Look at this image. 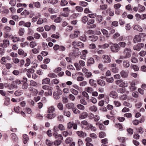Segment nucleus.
I'll return each mask as SVG.
<instances>
[{"label":"nucleus","mask_w":146,"mask_h":146,"mask_svg":"<svg viewBox=\"0 0 146 146\" xmlns=\"http://www.w3.org/2000/svg\"><path fill=\"white\" fill-rule=\"evenodd\" d=\"M141 40V38L140 35H137L135 36L133 39V42L134 43H136L140 42Z\"/></svg>","instance_id":"obj_7"},{"label":"nucleus","mask_w":146,"mask_h":146,"mask_svg":"<svg viewBox=\"0 0 146 146\" xmlns=\"http://www.w3.org/2000/svg\"><path fill=\"white\" fill-rule=\"evenodd\" d=\"M53 89V88L52 87H51V88L50 89V90H48V92H45L44 93V94L46 96H48V95L51 96L52 94V90Z\"/></svg>","instance_id":"obj_38"},{"label":"nucleus","mask_w":146,"mask_h":146,"mask_svg":"<svg viewBox=\"0 0 146 146\" xmlns=\"http://www.w3.org/2000/svg\"><path fill=\"white\" fill-rule=\"evenodd\" d=\"M66 106L67 108L69 109H72V108L74 107V104L73 103H68L66 105Z\"/></svg>","instance_id":"obj_35"},{"label":"nucleus","mask_w":146,"mask_h":146,"mask_svg":"<svg viewBox=\"0 0 146 146\" xmlns=\"http://www.w3.org/2000/svg\"><path fill=\"white\" fill-rule=\"evenodd\" d=\"M40 36V35L37 33H35L33 35L34 38L36 39H39Z\"/></svg>","instance_id":"obj_44"},{"label":"nucleus","mask_w":146,"mask_h":146,"mask_svg":"<svg viewBox=\"0 0 146 146\" xmlns=\"http://www.w3.org/2000/svg\"><path fill=\"white\" fill-rule=\"evenodd\" d=\"M103 61L104 63H109L111 62L110 58L107 55H104L102 56Z\"/></svg>","instance_id":"obj_4"},{"label":"nucleus","mask_w":146,"mask_h":146,"mask_svg":"<svg viewBox=\"0 0 146 146\" xmlns=\"http://www.w3.org/2000/svg\"><path fill=\"white\" fill-rule=\"evenodd\" d=\"M44 29L46 31H48L50 30L55 31L56 29V26L54 25L49 26L48 25H46L44 27Z\"/></svg>","instance_id":"obj_2"},{"label":"nucleus","mask_w":146,"mask_h":146,"mask_svg":"<svg viewBox=\"0 0 146 146\" xmlns=\"http://www.w3.org/2000/svg\"><path fill=\"white\" fill-rule=\"evenodd\" d=\"M31 63V61L30 59L27 58L26 59V62L25 64V67H28L29 66Z\"/></svg>","instance_id":"obj_39"},{"label":"nucleus","mask_w":146,"mask_h":146,"mask_svg":"<svg viewBox=\"0 0 146 146\" xmlns=\"http://www.w3.org/2000/svg\"><path fill=\"white\" fill-rule=\"evenodd\" d=\"M77 107L78 109L81 110H84L85 108L84 106L83 105L81 104H78L77 105Z\"/></svg>","instance_id":"obj_47"},{"label":"nucleus","mask_w":146,"mask_h":146,"mask_svg":"<svg viewBox=\"0 0 146 146\" xmlns=\"http://www.w3.org/2000/svg\"><path fill=\"white\" fill-rule=\"evenodd\" d=\"M128 83L126 81H123V80L121 83L119 85V86L121 87H125L128 86Z\"/></svg>","instance_id":"obj_27"},{"label":"nucleus","mask_w":146,"mask_h":146,"mask_svg":"<svg viewBox=\"0 0 146 146\" xmlns=\"http://www.w3.org/2000/svg\"><path fill=\"white\" fill-rule=\"evenodd\" d=\"M109 96L110 97L113 98H118V96L117 92L114 91L111 92L110 93Z\"/></svg>","instance_id":"obj_8"},{"label":"nucleus","mask_w":146,"mask_h":146,"mask_svg":"<svg viewBox=\"0 0 146 146\" xmlns=\"http://www.w3.org/2000/svg\"><path fill=\"white\" fill-rule=\"evenodd\" d=\"M102 17L100 15L96 16V20L98 23H100L102 20Z\"/></svg>","instance_id":"obj_28"},{"label":"nucleus","mask_w":146,"mask_h":146,"mask_svg":"<svg viewBox=\"0 0 146 146\" xmlns=\"http://www.w3.org/2000/svg\"><path fill=\"white\" fill-rule=\"evenodd\" d=\"M73 123L74 122L73 121H70L67 124V127L68 129H71L73 126Z\"/></svg>","instance_id":"obj_52"},{"label":"nucleus","mask_w":146,"mask_h":146,"mask_svg":"<svg viewBox=\"0 0 146 146\" xmlns=\"http://www.w3.org/2000/svg\"><path fill=\"white\" fill-rule=\"evenodd\" d=\"M11 136L12 139L13 141H17L18 139V137L15 133H12L11 134Z\"/></svg>","instance_id":"obj_36"},{"label":"nucleus","mask_w":146,"mask_h":146,"mask_svg":"<svg viewBox=\"0 0 146 146\" xmlns=\"http://www.w3.org/2000/svg\"><path fill=\"white\" fill-rule=\"evenodd\" d=\"M131 61L133 63H136L137 62L138 60L136 57L132 56L131 59Z\"/></svg>","instance_id":"obj_63"},{"label":"nucleus","mask_w":146,"mask_h":146,"mask_svg":"<svg viewBox=\"0 0 146 146\" xmlns=\"http://www.w3.org/2000/svg\"><path fill=\"white\" fill-rule=\"evenodd\" d=\"M42 88L45 90H50L51 88V87L50 86L47 85H44L42 86Z\"/></svg>","instance_id":"obj_56"},{"label":"nucleus","mask_w":146,"mask_h":146,"mask_svg":"<svg viewBox=\"0 0 146 146\" xmlns=\"http://www.w3.org/2000/svg\"><path fill=\"white\" fill-rule=\"evenodd\" d=\"M89 83L92 86H95L96 85V81L92 79H91L89 80Z\"/></svg>","instance_id":"obj_37"},{"label":"nucleus","mask_w":146,"mask_h":146,"mask_svg":"<svg viewBox=\"0 0 146 146\" xmlns=\"http://www.w3.org/2000/svg\"><path fill=\"white\" fill-rule=\"evenodd\" d=\"M48 76L52 78H54L57 77V76L54 73H49L48 75Z\"/></svg>","instance_id":"obj_49"},{"label":"nucleus","mask_w":146,"mask_h":146,"mask_svg":"<svg viewBox=\"0 0 146 146\" xmlns=\"http://www.w3.org/2000/svg\"><path fill=\"white\" fill-rule=\"evenodd\" d=\"M12 40L14 42H16L19 40L20 38L19 37L17 36H13Z\"/></svg>","instance_id":"obj_48"},{"label":"nucleus","mask_w":146,"mask_h":146,"mask_svg":"<svg viewBox=\"0 0 146 146\" xmlns=\"http://www.w3.org/2000/svg\"><path fill=\"white\" fill-rule=\"evenodd\" d=\"M89 109L92 111L96 112L97 110V108L96 106L93 105L90 106Z\"/></svg>","instance_id":"obj_33"},{"label":"nucleus","mask_w":146,"mask_h":146,"mask_svg":"<svg viewBox=\"0 0 146 146\" xmlns=\"http://www.w3.org/2000/svg\"><path fill=\"white\" fill-rule=\"evenodd\" d=\"M33 4L36 8H39L41 7V4L39 2H33Z\"/></svg>","instance_id":"obj_34"},{"label":"nucleus","mask_w":146,"mask_h":146,"mask_svg":"<svg viewBox=\"0 0 146 146\" xmlns=\"http://www.w3.org/2000/svg\"><path fill=\"white\" fill-rule=\"evenodd\" d=\"M9 4L11 6H14L16 4V0H10L9 2Z\"/></svg>","instance_id":"obj_41"},{"label":"nucleus","mask_w":146,"mask_h":146,"mask_svg":"<svg viewBox=\"0 0 146 146\" xmlns=\"http://www.w3.org/2000/svg\"><path fill=\"white\" fill-rule=\"evenodd\" d=\"M68 4V2L65 0H62L61 1L60 5L61 6H65Z\"/></svg>","instance_id":"obj_51"},{"label":"nucleus","mask_w":146,"mask_h":146,"mask_svg":"<svg viewBox=\"0 0 146 146\" xmlns=\"http://www.w3.org/2000/svg\"><path fill=\"white\" fill-rule=\"evenodd\" d=\"M79 4L80 5L84 7L88 5L87 3L84 1H80Z\"/></svg>","instance_id":"obj_59"},{"label":"nucleus","mask_w":146,"mask_h":146,"mask_svg":"<svg viewBox=\"0 0 146 146\" xmlns=\"http://www.w3.org/2000/svg\"><path fill=\"white\" fill-rule=\"evenodd\" d=\"M79 49L78 48H76V51H77V52H74L73 53L74 55L76 57H77L80 55L81 54V52L78 51Z\"/></svg>","instance_id":"obj_42"},{"label":"nucleus","mask_w":146,"mask_h":146,"mask_svg":"<svg viewBox=\"0 0 146 146\" xmlns=\"http://www.w3.org/2000/svg\"><path fill=\"white\" fill-rule=\"evenodd\" d=\"M72 111L73 112L76 114H79L80 113V111L76 108L74 106V107L72 108Z\"/></svg>","instance_id":"obj_32"},{"label":"nucleus","mask_w":146,"mask_h":146,"mask_svg":"<svg viewBox=\"0 0 146 146\" xmlns=\"http://www.w3.org/2000/svg\"><path fill=\"white\" fill-rule=\"evenodd\" d=\"M90 123H89L86 120H83L81 122L80 125L81 126L82 128H84L85 126H88L89 124H90Z\"/></svg>","instance_id":"obj_18"},{"label":"nucleus","mask_w":146,"mask_h":146,"mask_svg":"<svg viewBox=\"0 0 146 146\" xmlns=\"http://www.w3.org/2000/svg\"><path fill=\"white\" fill-rule=\"evenodd\" d=\"M144 44L142 43H139L133 46V48L134 50L137 51H139L141 48L144 47Z\"/></svg>","instance_id":"obj_5"},{"label":"nucleus","mask_w":146,"mask_h":146,"mask_svg":"<svg viewBox=\"0 0 146 146\" xmlns=\"http://www.w3.org/2000/svg\"><path fill=\"white\" fill-rule=\"evenodd\" d=\"M25 32V29L23 28H22L19 29V31L18 32V34L20 36H22L24 34Z\"/></svg>","instance_id":"obj_29"},{"label":"nucleus","mask_w":146,"mask_h":146,"mask_svg":"<svg viewBox=\"0 0 146 146\" xmlns=\"http://www.w3.org/2000/svg\"><path fill=\"white\" fill-rule=\"evenodd\" d=\"M76 133L80 137H86L87 136L86 133L84 132L81 131H77Z\"/></svg>","instance_id":"obj_13"},{"label":"nucleus","mask_w":146,"mask_h":146,"mask_svg":"<svg viewBox=\"0 0 146 146\" xmlns=\"http://www.w3.org/2000/svg\"><path fill=\"white\" fill-rule=\"evenodd\" d=\"M57 114V112H56V113L48 114L46 116V117L48 119H51L55 117L56 116V115Z\"/></svg>","instance_id":"obj_21"},{"label":"nucleus","mask_w":146,"mask_h":146,"mask_svg":"<svg viewBox=\"0 0 146 146\" xmlns=\"http://www.w3.org/2000/svg\"><path fill=\"white\" fill-rule=\"evenodd\" d=\"M101 31L103 35L104 36H106L107 38H108L110 37V34H109L108 31L106 29H101Z\"/></svg>","instance_id":"obj_14"},{"label":"nucleus","mask_w":146,"mask_h":146,"mask_svg":"<svg viewBox=\"0 0 146 146\" xmlns=\"http://www.w3.org/2000/svg\"><path fill=\"white\" fill-rule=\"evenodd\" d=\"M121 5L120 3H117L114 5L113 7L115 9H118L120 8Z\"/></svg>","instance_id":"obj_57"},{"label":"nucleus","mask_w":146,"mask_h":146,"mask_svg":"<svg viewBox=\"0 0 146 146\" xmlns=\"http://www.w3.org/2000/svg\"><path fill=\"white\" fill-rule=\"evenodd\" d=\"M135 86V82L134 81H132L131 83L129 88L131 91H133L136 89L137 87Z\"/></svg>","instance_id":"obj_11"},{"label":"nucleus","mask_w":146,"mask_h":146,"mask_svg":"<svg viewBox=\"0 0 146 146\" xmlns=\"http://www.w3.org/2000/svg\"><path fill=\"white\" fill-rule=\"evenodd\" d=\"M138 7H139V11L140 12H143V11H144L145 10V8L143 6H142L141 5H138Z\"/></svg>","instance_id":"obj_40"},{"label":"nucleus","mask_w":146,"mask_h":146,"mask_svg":"<svg viewBox=\"0 0 146 146\" xmlns=\"http://www.w3.org/2000/svg\"><path fill=\"white\" fill-rule=\"evenodd\" d=\"M29 11L25 9L21 13V15H22L25 16L29 15Z\"/></svg>","instance_id":"obj_53"},{"label":"nucleus","mask_w":146,"mask_h":146,"mask_svg":"<svg viewBox=\"0 0 146 146\" xmlns=\"http://www.w3.org/2000/svg\"><path fill=\"white\" fill-rule=\"evenodd\" d=\"M23 141L24 144H26L29 140V138L28 136L26 134H24L23 135Z\"/></svg>","instance_id":"obj_26"},{"label":"nucleus","mask_w":146,"mask_h":146,"mask_svg":"<svg viewBox=\"0 0 146 146\" xmlns=\"http://www.w3.org/2000/svg\"><path fill=\"white\" fill-rule=\"evenodd\" d=\"M130 67L131 68L133 69L135 71H138L139 69L138 67L135 65H131Z\"/></svg>","instance_id":"obj_45"},{"label":"nucleus","mask_w":146,"mask_h":146,"mask_svg":"<svg viewBox=\"0 0 146 146\" xmlns=\"http://www.w3.org/2000/svg\"><path fill=\"white\" fill-rule=\"evenodd\" d=\"M127 98V96L126 95H123L120 96L119 97V99L121 100H125Z\"/></svg>","instance_id":"obj_55"},{"label":"nucleus","mask_w":146,"mask_h":146,"mask_svg":"<svg viewBox=\"0 0 146 146\" xmlns=\"http://www.w3.org/2000/svg\"><path fill=\"white\" fill-rule=\"evenodd\" d=\"M127 131L129 136H131L133 133V130L131 128H128L127 129Z\"/></svg>","instance_id":"obj_61"},{"label":"nucleus","mask_w":146,"mask_h":146,"mask_svg":"<svg viewBox=\"0 0 146 146\" xmlns=\"http://www.w3.org/2000/svg\"><path fill=\"white\" fill-rule=\"evenodd\" d=\"M119 47L117 44H114L111 47V50L113 52H116L118 51Z\"/></svg>","instance_id":"obj_6"},{"label":"nucleus","mask_w":146,"mask_h":146,"mask_svg":"<svg viewBox=\"0 0 146 146\" xmlns=\"http://www.w3.org/2000/svg\"><path fill=\"white\" fill-rule=\"evenodd\" d=\"M88 115V113L86 112L82 113L79 115V118L80 119H83L86 118Z\"/></svg>","instance_id":"obj_9"},{"label":"nucleus","mask_w":146,"mask_h":146,"mask_svg":"<svg viewBox=\"0 0 146 146\" xmlns=\"http://www.w3.org/2000/svg\"><path fill=\"white\" fill-rule=\"evenodd\" d=\"M89 39L90 40L94 42L98 40V37L96 36H91L89 37Z\"/></svg>","instance_id":"obj_22"},{"label":"nucleus","mask_w":146,"mask_h":146,"mask_svg":"<svg viewBox=\"0 0 146 146\" xmlns=\"http://www.w3.org/2000/svg\"><path fill=\"white\" fill-rule=\"evenodd\" d=\"M38 45L37 42L35 41H32L30 42V46L31 48H33L35 47Z\"/></svg>","instance_id":"obj_31"},{"label":"nucleus","mask_w":146,"mask_h":146,"mask_svg":"<svg viewBox=\"0 0 146 146\" xmlns=\"http://www.w3.org/2000/svg\"><path fill=\"white\" fill-rule=\"evenodd\" d=\"M85 129L86 130H88L90 129L92 131H95L96 130V129L95 127L93 126L91 124H89V125L85 128Z\"/></svg>","instance_id":"obj_17"},{"label":"nucleus","mask_w":146,"mask_h":146,"mask_svg":"<svg viewBox=\"0 0 146 146\" xmlns=\"http://www.w3.org/2000/svg\"><path fill=\"white\" fill-rule=\"evenodd\" d=\"M80 32L78 31H74L73 33L70 35V37L72 39H74L80 36Z\"/></svg>","instance_id":"obj_3"},{"label":"nucleus","mask_w":146,"mask_h":146,"mask_svg":"<svg viewBox=\"0 0 146 146\" xmlns=\"http://www.w3.org/2000/svg\"><path fill=\"white\" fill-rule=\"evenodd\" d=\"M106 81L108 82L112 83L114 81V79L113 77L107 78L106 79Z\"/></svg>","instance_id":"obj_60"},{"label":"nucleus","mask_w":146,"mask_h":146,"mask_svg":"<svg viewBox=\"0 0 146 146\" xmlns=\"http://www.w3.org/2000/svg\"><path fill=\"white\" fill-rule=\"evenodd\" d=\"M11 30V28L8 26H5L3 29V31L5 32H9Z\"/></svg>","instance_id":"obj_46"},{"label":"nucleus","mask_w":146,"mask_h":146,"mask_svg":"<svg viewBox=\"0 0 146 146\" xmlns=\"http://www.w3.org/2000/svg\"><path fill=\"white\" fill-rule=\"evenodd\" d=\"M97 82L98 84L102 86H104L106 84V82L105 81L103 80L99 79L97 80Z\"/></svg>","instance_id":"obj_23"},{"label":"nucleus","mask_w":146,"mask_h":146,"mask_svg":"<svg viewBox=\"0 0 146 146\" xmlns=\"http://www.w3.org/2000/svg\"><path fill=\"white\" fill-rule=\"evenodd\" d=\"M100 7L102 10H104L107 9L108 6L106 4L101 5H100Z\"/></svg>","instance_id":"obj_43"},{"label":"nucleus","mask_w":146,"mask_h":146,"mask_svg":"<svg viewBox=\"0 0 146 146\" xmlns=\"http://www.w3.org/2000/svg\"><path fill=\"white\" fill-rule=\"evenodd\" d=\"M18 54L22 56L23 57H25L27 56V54L22 49H19L18 50Z\"/></svg>","instance_id":"obj_15"},{"label":"nucleus","mask_w":146,"mask_h":146,"mask_svg":"<svg viewBox=\"0 0 146 146\" xmlns=\"http://www.w3.org/2000/svg\"><path fill=\"white\" fill-rule=\"evenodd\" d=\"M50 82V79L48 78H46L42 80V84H48Z\"/></svg>","instance_id":"obj_24"},{"label":"nucleus","mask_w":146,"mask_h":146,"mask_svg":"<svg viewBox=\"0 0 146 146\" xmlns=\"http://www.w3.org/2000/svg\"><path fill=\"white\" fill-rule=\"evenodd\" d=\"M53 142V144L55 146H58L61 143V141L60 140H56Z\"/></svg>","instance_id":"obj_62"},{"label":"nucleus","mask_w":146,"mask_h":146,"mask_svg":"<svg viewBox=\"0 0 146 146\" xmlns=\"http://www.w3.org/2000/svg\"><path fill=\"white\" fill-rule=\"evenodd\" d=\"M23 93L22 90H17L15 92V94L16 96H19L21 95Z\"/></svg>","instance_id":"obj_58"},{"label":"nucleus","mask_w":146,"mask_h":146,"mask_svg":"<svg viewBox=\"0 0 146 146\" xmlns=\"http://www.w3.org/2000/svg\"><path fill=\"white\" fill-rule=\"evenodd\" d=\"M133 29L137 31L140 32H141L143 31V29L142 27L138 25H135L133 27Z\"/></svg>","instance_id":"obj_20"},{"label":"nucleus","mask_w":146,"mask_h":146,"mask_svg":"<svg viewBox=\"0 0 146 146\" xmlns=\"http://www.w3.org/2000/svg\"><path fill=\"white\" fill-rule=\"evenodd\" d=\"M9 44V41L8 40H4L3 41V44H2V47L4 48H6Z\"/></svg>","instance_id":"obj_12"},{"label":"nucleus","mask_w":146,"mask_h":146,"mask_svg":"<svg viewBox=\"0 0 146 146\" xmlns=\"http://www.w3.org/2000/svg\"><path fill=\"white\" fill-rule=\"evenodd\" d=\"M130 63L127 60H124L123 62V66L125 68H128L130 66Z\"/></svg>","instance_id":"obj_16"},{"label":"nucleus","mask_w":146,"mask_h":146,"mask_svg":"<svg viewBox=\"0 0 146 146\" xmlns=\"http://www.w3.org/2000/svg\"><path fill=\"white\" fill-rule=\"evenodd\" d=\"M129 72L127 71L122 70L120 73L121 76L123 78H127L128 76Z\"/></svg>","instance_id":"obj_10"},{"label":"nucleus","mask_w":146,"mask_h":146,"mask_svg":"<svg viewBox=\"0 0 146 146\" xmlns=\"http://www.w3.org/2000/svg\"><path fill=\"white\" fill-rule=\"evenodd\" d=\"M64 115L68 117H69L71 115L70 112L66 110L64 111Z\"/></svg>","instance_id":"obj_64"},{"label":"nucleus","mask_w":146,"mask_h":146,"mask_svg":"<svg viewBox=\"0 0 146 146\" xmlns=\"http://www.w3.org/2000/svg\"><path fill=\"white\" fill-rule=\"evenodd\" d=\"M85 90L89 93H91L93 91V89L91 87H88L85 88Z\"/></svg>","instance_id":"obj_50"},{"label":"nucleus","mask_w":146,"mask_h":146,"mask_svg":"<svg viewBox=\"0 0 146 146\" xmlns=\"http://www.w3.org/2000/svg\"><path fill=\"white\" fill-rule=\"evenodd\" d=\"M131 50L129 48H126L122 52V55L119 57V58L122 59L129 58L131 56Z\"/></svg>","instance_id":"obj_1"},{"label":"nucleus","mask_w":146,"mask_h":146,"mask_svg":"<svg viewBox=\"0 0 146 146\" xmlns=\"http://www.w3.org/2000/svg\"><path fill=\"white\" fill-rule=\"evenodd\" d=\"M29 84L26 82H24L21 88L23 90H26L27 89Z\"/></svg>","instance_id":"obj_25"},{"label":"nucleus","mask_w":146,"mask_h":146,"mask_svg":"<svg viewBox=\"0 0 146 146\" xmlns=\"http://www.w3.org/2000/svg\"><path fill=\"white\" fill-rule=\"evenodd\" d=\"M88 19L87 16H84L82 18V22L84 24H85L88 21Z\"/></svg>","instance_id":"obj_54"},{"label":"nucleus","mask_w":146,"mask_h":146,"mask_svg":"<svg viewBox=\"0 0 146 146\" xmlns=\"http://www.w3.org/2000/svg\"><path fill=\"white\" fill-rule=\"evenodd\" d=\"M94 61V59L92 58H90L88 59L87 62V65L88 66H90L92 64H93Z\"/></svg>","instance_id":"obj_19"},{"label":"nucleus","mask_w":146,"mask_h":146,"mask_svg":"<svg viewBox=\"0 0 146 146\" xmlns=\"http://www.w3.org/2000/svg\"><path fill=\"white\" fill-rule=\"evenodd\" d=\"M55 110V108L53 106H51L48 108V113H53Z\"/></svg>","instance_id":"obj_30"}]
</instances>
